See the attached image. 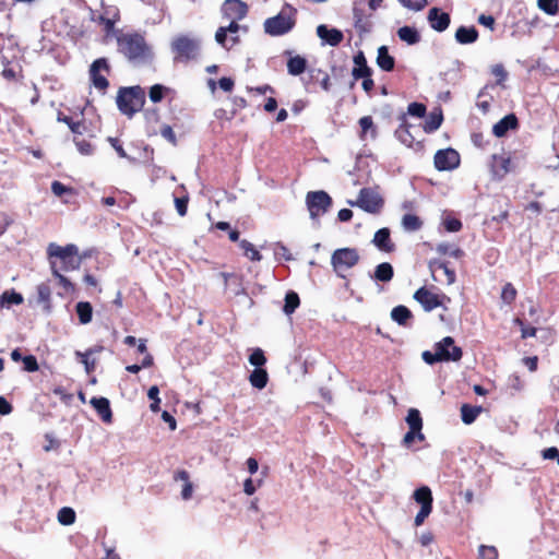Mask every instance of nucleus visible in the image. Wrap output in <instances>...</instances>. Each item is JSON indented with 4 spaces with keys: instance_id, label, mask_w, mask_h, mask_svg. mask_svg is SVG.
<instances>
[{
    "instance_id": "338daca9",
    "label": "nucleus",
    "mask_w": 559,
    "mask_h": 559,
    "mask_svg": "<svg viewBox=\"0 0 559 559\" xmlns=\"http://www.w3.org/2000/svg\"><path fill=\"white\" fill-rule=\"evenodd\" d=\"M14 219L7 212H0V237L8 230L13 224Z\"/></svg>"
},
{
    "instance_id": "f03ea898",
    "label": "nucleus",
    "mask_w": 559,
    "mask_h": 559,
    "mask_svg": "<svg viewBox=\"0 0 559 559\" xmlns=\"http://www.w3.org/2000/svg\"><path fill=\"white\" fill-rule=\"evenodd\" d=\"M117 107L121 114L131 118L145 104V91L140 85L120 87L116 97Z\"/></svg>"
},
{
    "instance_id": "6e6552de",
    "label": "nucleus",
    "mask_w": 559,
    "mask_h": 559,
    "mask_svg": "<svg viewBox=\"0 0 559 559\" xmlns=\"http://www.w3.org/2000/svg\"><path fill=\"white\" fill-rule=\"evenodd\" d=\"M359 253L355 248L336 249L331 257V264L340 277H345L343 271L354 267L359 262Z\"/></svg>"
},
{
    "instance_id": "603ef678",
    "label": "nucleus",
    "mask_w": 559,
    "mask_h": 559,
    "mask_svg": "<svg viewBox=\"0 0 559 559\" xmlns=\"http://www.w3.org/2000/svg\"><path fill=\"white\" fill-rule=\"evenodd\" d=\"M58 521L62 525H71L75 522V512L72 508L63 507L58 512Z\"/></svg>"
},
{
    "instance_id": "bb28decb",
    "label": "nucleus",
    "mask_w": 559,
    "mask_h": 559,
    "mask_svg": "<svg viewBox=\"0 0 559 559\" xmlns=\"http://www.w3.org/2000/svg\"><path fill=\"white\" fill-rule=\"evenodd\" d=\"M285 55L289 56L287 60V71L290 75L297 76L302 74L307 69V60L306 58L296 55L292 56V51L286 50Z\"/></svg>"
},
{
    "instance_id": "ea45409f",
    "label": "nucleus",
    "mask_w": 559,
    "mask_h": 559,
    "mask_svg": "<svg viewBox=\"0 0 559 559\" xmlns=\"http://www.w3.org/2000/svg\"><path fill=\"white\" fill-rule=\"evenodd\" d=\"M443 121V116L441 111L430 112L428 118L426 119L423 128L426 133H432L438 130Z\"/></svg>"
},
{
    "instance_id": "f3484780",
    "label": "nucleus",
    "mask_w": 559,
    "mask_h": 559,
    "mask_svg": "<svg viewBox=\"0 0 559 559\" xmlns=\"http://www.w3.org/2000/svg\"><path fill=\"white\" fill-rule=\"evenodd\" d=\"M120 21V13L118 10H115L110 16L105 14H100L95 19L99 25L103 26V32L106 37H115L117 33H121V29H116L115 25Z\"/></svg>"
},
{
    "instance_id": "e2e57ef3",
    "label": "nucleus",
    "mask_w": 559,
    "mask_h": 559,
    "mask_svg": "<svg viewBox=\"0 0 559 559\" xmlns=\"http://www.w3.org/2000/svg\"><path fill=\"white\" fill-rule=\"evenodd\" d=\"M491 74L497 79V84H502L508 78V72L501 63L492 66Z\"/></svg>"
},
{
    "instance_id": "c85d7f7f",
    "label": "nucleus",
    "mask_w": 559,
    "mask_h": 559,
    "mask_svg": "<svg viewBox=\"0 0 559 559\" xmlns=\"http://www.w3.org/2000/svg\"><path fill=\"white\" fill-rule=\"evenodd\" d=\"M455 39L462 45L473 44L478 39V31L475 26H460L455 32Z\"/></svg>"
},
{
    "instance_id": "f8f14e48",
    "label": "nucleus",
    "mask_w": 559,
    "mask_h": 559,
    "mask_svg": "<svg viewBox=\"0 0 559 559\" xmlns=\"http://www.w3.org/2000/svg\"><path fill=\"white\" fill-rule=\"evenodd\" d=\"M414 299L419 302L427 312H430L438 307H443L444 301L451 300L445 294L432 293L426 286H423L415 292Z\"/></svg>"
},
{
    "instance_id": "864d4df0",
    "label": "nucleus",
    "mask_w": 559,
    "mask_h": 559,
    "mask_svg": "<svg viewBox=\"0 0 559 559\" xmlns=\"http://www.w3.org/2000/svg\"><path fill=\"white\" fill-rule=\"evenodd\" d=\"M516 295H518V292L511 283H507L502 287L501 299L504 304H507V305L513 304L516 298Z\"/></svg>"
},
{
    "instance_id": "c756f323",
    "label": "nucleus",
    "mask_w": 559,
    "mask_h": 559,
    "mask_svg": "<svg viewBox=\"0 0 559 559\" xmlns=\"http://www.w3.org/2000/svg\"><path fill=\"white\" fill-rule=\"evenodd\" d=\"M377 64L381 70L385 72H390L394 69L395 59L389 53L386 46H381L378 48Z\"/></svg>"
},
{
    "instance_id": "aec40b11",
    "label": "nucleus",
    "mask_w": 559,
    "mask_h": 559,
    "mask_svg": "<svg viewBox=\"0 0 559 559\" xmlns=\"http://www.w3.org/2000/svg\"><path fill=\"white\" fill-rule=\"evenodd\" d=\"M519 128V120L518 117L514 114H509L504 116L502 119H500L497 123L492 127V133L497 138L504 136L508 131L515 130Z\"/></svg>"
},
{
    "instance_id": "79ce46f5",
    "label": "nucleus",
    "mask_w": 559,
    "mask_h": 559,
    "mask_svg": "<svg viewBox=\"0 0 559 559\" xmlns=\"http://www.w3.org/2000/svg\"><path fill=\"white\" fill-rule=\"evenodd\" d=\"M300 299L297 293L290 290L285 296V304L283 307V311L285 314L289 316L295 312V310L299 307Z\"/></svg>"
},
{
    "instance_id": "412c9836",
    "label": "nucleus",
    "mask_w": 559,
    "mask_h": 559,
    "mask_svg": "<svg viewBox=\"0 0 559 559\" xmlns=\"http://www.w3.org/2000/svg\"><path fill=\"white\" fill-rule=\"evenodd\" d=\"M373 245L381 251L391 253L395 250V245L391 240L390 229L386 227L380 228L376 231L373 239Z\"/></svg>"
},
{
    "instance_id": "4c0bfd02",
    "label": "nucleus",
    "mask_w": 559,
    "mask_h": 559,
    "mask_svg": "<svg viewBox=\"0 0 559 559\" xmlns=\"http://www.w3.org/2000/svg\"><path fill=\"white\" fill-rule=\"evenodd\" d=\"M391 318L400 325H406L407 321L413 318V313L406 306L400 305L392 309Z\"/></svg>"
},
{
    "instance_id": "13d9d810",
    "label": "nucleus",
    "mask_w": 559,
    "mask_h": 559,
    "mask_svg": "<svg viewBox=\"0 0 559 559\" xmlns=\"http://www.w3.org/2000/svg\"><path fill=\"white\" fill-rule=\"evenodd\" d=\"M73 142L78 148V151L82 154V155H92L93 152H94V147L93 145L91 144V142L84 140V139H79L78 136H75L73 139Z\"/></svg>"
},
{
    "instance_id": "2eb2a0df",
    "label": "nucleus",
    "mask_w": 559,
    "mask_h": 559,
    "mask_svg": "<svg viewBox=\"0 0 559 559\" xmlns=\"http://www.w3.org/2000/svg\"><path fill=\"white\" fill-rule=\"evenodd\" d=\"M249 12V7L242 0H225L222 5L223 16L235 22L243 20Z\"/></svg>"
},
{
    "instance_id": "6e6d98bb",
    "label": "nucleus",
    "mask_w": 559,
    "mask_h": 559,
    "mask_svg": "<svg viewBox=\"0 0 559 559\" xmlns=\"http://www.w3.org/2000/svg\"><path fill=\"white\" fill-rule=\"evenodd\" d=\"M158 394H159V389L157 385L151 386L147 391V396L152 401L150 408L153 413H157L160 409V407H159L160 399L158 397Z\"/></svg>"
},
{
    "instance_id": "72a5a7b5",
    "label": "nucleus",
    "mask_w": 559,
    "mask_h": 559,
    "mask_svg": "<svg viewBox=\"0 0 559 559\" xmlns=\"http://www.w3.org/2000/svg\"><path fill=\"white\" fill-rule=\"evenodd\" d=\"M75 312L78 314L81 324H87L93 318V307L88 301H79L75 306Z\"/></svg>"
},
{
    "instance_id": "a211bd4d",
    "label": "nucleus",
    "mask_w": 559,
    "mask_h": 559,
    "mask_svg": "<svg viewBox=\"0 0 559 559\" xmlns=\"http://www.w3.org/2000/svg\"><path fill=\"white\" fill-rule=\"evenodd\" d=\"M427 19L431 28L437 32L445 31L451 22L450 15L438 8H431L428 12Z\"/></svg>"
},
{
    "instance_id": "a19ab883",
    "label": "nucleus",
    "mask_w": 559,
    "mask_h": 559,
    "mask_svg": "<svg viewBox=\"0 0 559 559\" xmlns=\"http://www.w3.org/2000/svg\"><path fill=\"white\" fill-rule=\"evenodd\" d=\"M406 423L413 431H421L423 418L417 408H409L406 416Z\"/></svg>"
},
{
    "instance_id": "8fccbe9b",
    "label": "nucleus",
    "mask_w": 559,
    "mask_h": 559,
    "mask_svg": "<svg viewBox=\"0 0 559 559\" xmlns=\"http://www.w3.org/2000/svg\"><path fill=\"white\" fill-rule=\"evenodd\" d=\"M170 90L162 84H155L151 86L148 91V97L153 103H159L165 97V94Z\"/></svg>"
},
{
    "instance_id": "774afa93",
    "label": "nucleus",
    "mask_w": 559,
    "mask_h": 559,
    "mask_svg": "<svg viewBox=\"0 0 559 559\" xmlns=\"http://www.w3.org/2000/svg\"><path fill=\"white\" fill-rule=\"evenodd\" d=\"M160 134L169 143H171L173 145H177V138H176V134L170 126H168V124L162 126Z\"/></svg>"
},
{
    "instance_id": "1a4fd4ad",
    "label": "nucleus",
    "mask_w": 559,
    "mask_h": 559,
    "mask_svg": "<svg viewBox=\"0 0 559 559\" xmlns=\"http://www.w3.org/2000/svg\"><path fill=\"white\" fill-rule=\"evenodd\" d=\"M414 500L420 504V510L415 516L414 524L420 526L432 511V492L428 486L417 488L413 493Z\"/></svg>"
},
{
    "instance_id": "5fc2aeb1",
    "label": "nucleus",
    "mask_w": 559,
    "mask_h": 559,
    "mask_svg": "<svg viewBox=\"0 0 559 559\" xmlns=\"http://www.w3.org/2000/svg\"><path fill=\"white\" fill-rule=\"evenodd\" d=\"M249 362L257 368H262L266 364L264 352L259 347L254 348L249 356Z\"/></svg>"
},
{
    "instance_id": "052dcab7",
    "label": "nucleus",
    "mask_w": 559,
    "mask_h": 559,
    "mask_svg": "<svg viewBox=\"0 0 559 559\" xmlns=\"http://www.w3.org/2000/svg\"><path fill=\"white\" fill-rule=\"evenodd\" d=\"M415 440H418V441H424L425 440V436L421 431H413L412 429H409L404 438H403V445L406 447V448H411V445L413 444V442Z\"/></svg>"
},
{
    "instance_id": "b1692460",
    "label": "nucleus",
    "mask_w": 559,
    "mask_h": 559,
    "mask_svg": "<svg viewBox=\"0 0 559 559\" xmlns=\"http://www.w3.org/2000/svg\"><path fill=\"white\" fill-rule=\"evenodd\" d=\"M354 26L357 32L361 34L369 33L372 27L370 15H367L361 8L354 7L353 9Z\"/></svg>"
},
{
    "instance_id": "4d7b16f0",
    "label": "nucleus",
    "mask_w": 559,
    "mask_h": 559,
    "mask_svg": "<svg viewBox=\"0 0 559 559\" xmlns=\"http://www.w3.org/2000/svg\"><path fill=\"white\" fill-rule=\"evenodd\" d=\"M37 294H38V300L47 307L50 306V299H51V289L50 286L46 283H41L37 286Z\"/></svg>"
},
{
    "instance_id": "f704fd0d",
    "label": "nucleus",
    "mask_w": 559,
    "mask_h": 559,
    "mask_svg": "<svg viewBox=\"0 0 559 559\" xmlns=\"http://www.w3.org/2000/svg\"><path fill=\"white\" fill-rule=\"evenodd\" d=\"M102 347L88 348L85 353L75 352V356L80 358V361L84 365L85 371L91 373L95 370L96 361L95 359H90V356L94 353L100 352Z\"/></svg>"
},
{
    "instance_id": "69168bd1",
    "label": "nucleus",
    "mask_w": 559,
    "mask_h": 559,
    "mask_svg": "<svg viewBox=\"0 0 559 559\" xmlns=\"http://www.w3.org/2000/svg\"><path fill=\"white\" fill-rule=\"evenodd\" d=\"M24 370L27 372H35L39 369L37 359L34 355H27L23 358Z\"/></svg>"
},
{
    "instance_id": "de8ad7c7",
    "label": "nucleus",
    "mask_w": 559,
    "mask_h": 559,
    "mask_svg": "<svg viewBox=\"0 0 559 559\" xmlns=\"http://www.w3.org/2000/svg\"><path fill=\"white\" fill-rule=\"evenodd\" d=\"M51 191L56 197H59V198H61L63 195H70V197L76 195V191L73 187L66 186L58 180L52 181Z\"/></svg>"
},
{
    "instance_id": "7ed1b4c3",
    "label": "nucleus",
    "mask_w": 559,
    "mask_h": 559,
    "mask_svg": "<svg viewBox=\"0 0 559 559\" xmlns=\"http://www.w3.org/2000/svg\"><path fill=\"white\" fill-rule=\"evenodd\" d=\"M297 10L285 3L282 10L264 21V32L271 36H283L289 33L296 25Z\"/></svg>"
},
{
    "instance_id": "6ab92c4d",
    "label": "nucleus",
    "mask_w": 559,
    "mask_h": 559,
    "mask_svg": "<svg viewBox=\"0 0 559 559\" xmlns=\"http://www.w3.org/2000/svg\"><path fill=\"white\" fill-rule=\"evenodd\" d=\"M317 35L323 41L333 47L338 46L344 39V35L340 29L328 28V26L324 24H321L317 27Z\"/></svg>"
},
{
    "instance_id": "0eeeda50",
    "label": "nucleus",
    "mask_w": 559,
    "mask_h": 559,
    "mask_svg": "<svg viewBox=\"0 0 559 559\" xmlns=\"http://www.w3.org/2000/svg\"><path fill=\"white\" fill-rule=\"evenodd\" d=\"M332 204V198L323 190L309 191L306 194V205L312 219H318L328 213Z\"/></svg>"
},
{
    "instance_id": "49530a36",
    "label": "nucleus",
    "mask_w": 559,
    "mask_h": 559,
    "mask_svg": "<svg viewBox=\"0 0 559 559\" xmlns=\"http://www.w3.org/2000/svg\"><path fill=\"white\" fill-rule=\"evenodd\" d=\"M239 246L243 250V254L251 261H260L262 259L261 253L250 241L242 239L239 241Z\"/></svg>"
},
{
    "instance_id": "473e14b6",
    "label": "nucleus",
    "mask_w": 559,
    "mask_h": 559,
    "mask_svg": "<svg viewBox=\"0 0 559 559\" xmlns=\"http://www.w3.org/2000/svg\"><path fill=\"white\" fill-rule=\"evenodd\" d=\"M397 36L402 41L408 45H415L420 41V35L415 27L402 26L397 31Z\"/></svg>"
},
{
    "instance_id": "4be33fe9",
    "label": "nucleus",
    "mask_w": 559,
    "mask_h": 559,
    "mask_svg": "<svg viewBox=\"0 0 559 559\" xmlns=\"http://www.w3.org/2000/svg\"><path fill=\"white\" fill-rule=\"evenodd\" d=\"M90 403L105 424L112 423V412L108 399L103 396L92 397Z\"/></svg>"
},
{
    "instance_id": "5701e85b",
    "label": "nucleus",
    "mask_w": 559,
    "mask_h": 559,
    "mask_svg": "<svg viewBox=\"0 0 559 559\" xmlns=\"http://www.w3.org/2000/svg\"><path fill=\"white\" fill-rule=\"evenodd\" d=\"M353 61L355 63V67L352 70V75L354 80H359L362 76L372 75V69L368 66L367 59L362 51H358L354 56Z\"/></svg>"
},
{
    "instance_id": "ddd939ff",
    "label": "nucleus",
    "mask_w": 559,
    "mask_h": 559,
    "mask_svg": "<svg viewBox=\"0 0 559 559\" xmlns=\"http://www.w3.org/2000/svg\"><path fill=\"white\" fill-rule=\"evenodd\" d=\"M460 154L451 147L439 150L433 156L435 167L439 171L453 170L460 166Z\"/></svg>"
},
{
    "instance_id": "393cba45",
    "label": "nucleus",
    "mask_w": 559,
    "mask_h": 559,
    "mask_svg": "<svg viewBox=\"0 0 559 559\" xmlns=\"http://www.w3.org/2000/svg\"><path fill=\"white\" fill-rule=\"evenodd\" d=\"M399 119L401 123L395 130V136L406 146L414 147L415 139L409 131L411 124L407 121L406 115L402 114Z\"/></svg>"
},
{
    "instance_id": "7c9ffc66",
    "label": "nucleus",
    "mask_w": 559,
    "mask_h": 559,
    "mask_svg": "<svg viewBox=\"0 0 559 559\" xmlns=\"http://www.w3.org/2000/svg\"><path fill=\"white\" fill-rule=\"evenodd\" d=\"M174 480H182L185 485L181 490V497L183 500H189L193 493V485L190 481V475L186 469H178L174 475Z\"/></svg>"
},
{
    "instance_id": "9d476101",
    "label": "nucleus",
    "mask_w": 559,
    "mask_h": 559,
    "mask_svg": "<svg viewBox=\"0 0 559 559\" xmlns=\"http://www.w3.org/2000/svg\"><path fill=\"white\" fill-rule=\"evenodd\" d=\"M110 72V67L106 58H98L94 60L90 68V79L95 88H97L102 94H105L109 82L107 80V75Z\"/></svg>"
},
{
    "instance_id": "9b49d317",
    "label": "nucleus",
    "mask_w": 559,
    "mask_h": 559,
    "mask_svg": "<svg viewBox=\"0 0 559 559\" xmlns=\"http://www.w3.org/2000/svg\"><path fill=\"white\" fill-rule=\"evenodd\" d=\"M352 205H357L368 213H379L383 207L384 201L382 197L372 188H362L359 191L358 200Z\"/></svg>"
},
{
    "instance_id": "bf43d9fd",
    "label": "nucleus",
    "mask_w": 559,
    "mask_h": 559,
    "mask_svg": "<svg viewBox=\"0 0 559 559\" xmlns=\"http://www.w3.org/2000/svg\"><path fill=\"white\" fill-rule=\"evenodd\" d=\"M478 559H498V550L495 546L480 545Z\"/></svg>"
},
{
    "instance_id": "0e129e2a",
    "label": "nucleus",
    "mask_w": 559,
    "mask_h": 559,
    "mask_svg": "<svg viewBox=\"0 0 559 559\" xmlns=\"http://www.w3.org/2000/svg\"><path fill=\"white\" fill-rule=\"evenodd\" d=\"M400 3L411 10L420 11L427 5V0H399Z\"/></svg>"
},
{
    "instance_id": "20e7f679",
    "label": "nucleus",
    "mask_w": 559,
    "mask_h": 559,
    "mask_svg": "<svg viewBox=\"0 0 559 559\" xmlns=\"http://www.w3.org/2000/svg\"><path fill=\"white\" fill-rule=\"evenodd\" d=\"M462 356V348L454 345V340L451 336H445L436 343L433 353L425 350L421 355L423 360L428 365L439 361H459Z\"/></svg>"
},
{
    "instance_id": "c03bdc74",
    "label": "nucleus",
    "mask_w": 559,
    "mask_h": 559,
    "mask_svg": "<svg viewBox=\"0 0 559 559\" xmlns=\"http://www.w3.org/2000/svg\"><path fill=\"white\" fill-rule=\"evenodd\" d=\"M436 250L440 254H449L455 259H460L464 255V251L461 248L448 242L439 243Z\"/></svg>"
},
{
    "instance_id": "a18cd8bd",
    "label": "nucleus",
    "mask_w": 559,
    "mask_h": 559,
    "mask_svg": "<svg viewBox=\"0 0 559 559\" xmlns=\"http://www.w3.org/2000/svg\"><path fill=\"white\" fill-rule=\"evenodd\" d=\"M309 75L313 80L320 79V85L325 92H329L331 90L332 84H331L330 75L326 72H324L323 70L312 69V70H310Z\"/></svg>"
},
{
    "instance_id": "4468645a",
    "label": "nucleus",
    "mask_w": 559,
    "mask_h": 559,
    "mask_svg": "<svg viewBox=\"0 0 559 559\" xmlns=\"http://www.w3.org/2000/svg\"><path fill=\"white\" fill-rule=\"evenodd\" d=\"M428 267L431 272L432 278L436 282H441L447 285L455 283L456 274L455 271L450 269L448 263L439 260H430Z\"/></svg>"
},
{
    "instance_id": "680f3d73",
    "label": "nucleus",
    "mask_w": 559,
    "mask_h": 559,
    "mask_svg": "<svg viewBox=\"0 0 559 559\" xmlns=\"http://www.w3.org/2000/svg\"><path fill=\"white\" fill-rule=\"evenodd\" d=\"M426 111H427V108L423 103L414 102V103H411L407 107V114L413 117H417V118L425 117Z\"/></svg>"
},
{
    "instance_id": "f257e3e1",
    "label": "nucleus",
    "mask_w": 559,
    "mask_h": 559,
    "mask_svg": "<svg viewBox=\"0 0 559 559\" xmlns=\"http://www.w3.org/2000/svg\"><path fill=\"white\" fill-rule=\"evenodd\" d=\"M116 41L118 51L130 61L144 59L148 55L145 38L136 32L117 33Z\"/></svg>"
},
{
    "instance_id": "cd10ccee",
    "label": "nucleus",
    "mask_w": 559,
    "mask_h": 559,
    "mask_svg": "<svg viewBox=\"0 0 559 559\" xmlns=\"http://www.w3.org/2000/svg\"><path fill=\"white\" fill-rule=\"evenodd\" d=\"M57 120L59 122L66 123L72 133L75 135H82L87 131L86 122L84 119L80 121H74L70 116L64 115L62 111H59L57 115Z\"/></svg>"
},
{
    "instance_id": "39448f33",
    "label": "nucleus",
    "mask_w": 559,
    "mask_h": 559,
    "mask_svg": "<svg viewBox=\"0 0 559 559\" xmlns=\"http://www.w3.org/2000/svg\"><path fill=\"white\" fill-rule=\"evenodd\" d=\"M47 254L50 262L52 261V258L59 259L62 264L60 270L64 272L78 270L82 262V259L79 255V249L73 243L62 247L51 242L47 248Z\"/></svg>"
},
{
    "instance_id": "09e8293b",
    "label": "nucleus",
    "mask_w": 559,
    "mask_h": 559,
    "mask_svg": "<svg viewBox=\"0 0 559 559\" xmlns=\"http://www.w3.org/2000/svg\"><path fill=\"white\" fill-rule=\"evenodd\" d=\"M537 7L548 15L559 12V0H537Z\"/></svg>"
},
{
    "instance_id": "2f4dec72",
    "label": "nucleus",
    "mask_w": 559,
    "mask_h": 559,
    "mask_svg": "<svg viewBox=\"0 0 559 559\" xmlns=\"http://www.w3.org/2000/svg\"><path fill=\"white\" fill-rule=\"evenodd\" d=\"M249 382L258 390L264 389L269 382L267 371L263 368H255L249 376Z\"/></svg>"
},
{
    "instance_id": "37998d69",
    "label": "nucleus",
    "mask_w": 559,
    "mask_h": 559,
    "mask_svg": "<svg viewBox=\"0 0 559 559\" xmlns=\"http://www.w3.org/2000/svg\"><path fill=\"white\" fill-rule=\"evenodd\" d=\"M402 225L407 231H416L423 227V221L415 214H405L402 218Z\"/></svg>"
},
{
    "instance_id": "c9c22d12",
    "label": "nucleus",
    "mask_w": 559,
    "mask_h": 559,
    "mask_svg": "<svg viewBox=\"0 0 559 559\" xmlns=\"http://www.w3.org/2000/svg\"><path fill=\"white\" fill-rule=\"evenodd\" d=\"M394 276L393 266L389 262L380 263L376 266L373 277L379 282H390Z\"/></svg>"
},
{
    "instance_id": "423d86ee",
    "label": "nucleus",
    "mask_w": 559,
    "mask_h": 559,
    "mask_svg": "<svg viewBox=\"0 0 559 559\" xmlns=\"http://www.w3.org/2000/svg\"><path fill=\"white\" fill-rule=\"evenodd\" d=\"M175 62L188 63L200 55V41L188 35L175 37L170 44Z\"/></svg>"
},
{
    "instance_id": "dca6fc26",
    "label": "nucleus",
    "mask_w": 559,
    "mask_h": 559,
    "mask_svg": "<svg viewBox=\"0 0 559 559\" xmlns=\"http://www.w3.org/2000/svg\"><path fill=\"white\" fill-rule=\"evenodd\" d=\"M490 170L493 177L498 179L504 178L511 170L510 156L493 154L491 156Z\"/></svg>"
},
{
    "instance_id": "58836bf2",
    "label": "nucleus",
    "mask_w": 559,
    "mask_h": 559,
    "mask_svg": "<svg viewBox=\"0 0 559 559\" xmlns=\"http://www.w3.org/2000/svg\"><path fill=\"white\" fill-rule=\"evenodd\" d=\"M51 273L58 280V284L63 288L66 294H72L75 290L74 284L60 273L56 262L51 261Z\"/></svg>"
},
{
    "instance_id": "a878e982",
    "label": "nucleus",
    "mask_w": 559,
    "mask_h": 559,
    "mask_svg": "<svg viewBox=\"0 0 559 559\" xmlns=\"http://www.w3.org/2000/svg\"><path fill=\"white\" fill-rule=\"evenodd\" d=\"M360 127L359 139L366 141L368 136L371 140H376L378 136V128L373 122L371 116H364L358 121Z\"/></svg>"
},
{
    "instance_id": "3c124183",
    "label": "nucleus",
    "mask_w": 559,
    "mask_h": 559,
    "mask_svg": "<svg viewBox=\"0 0 559 559\" xmlns=\"http://www.w3.org/2000/svg\"><path fill=\"white\" fill-rule=\"evenodd\" d=\"M1 304L2 305H21L23 302V296L20 293H16L15 290H5L1 295Z\"/></svg>"
},
{
    "instance_id": "e433bc0d",
    "label": "nucleus",
    "mask_w": 559,
    "mask_h": 559,
    "mask_svg": "<svg viewBox=\"0 0 559 559\" xmlns=\"http://www.w3.org/2000/svg\"><path fill=\"white\" fill-rule=\"evenodd\" d=\"M481 406H472L469 404H463L461 406V418L462 421L466 425L473 424L477 416L481 413Z\"/></svg>"
}]
</instances>
